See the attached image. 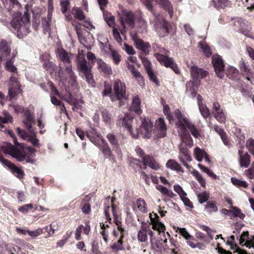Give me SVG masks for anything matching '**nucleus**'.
<instances>
[{"label": "nucleus", "mask_w": 254, "mask_h": 254, "mask_svg": "<svg viewBox=\"0 0 254 254\" xmlns=\"http://www.w3.org/2000/svg\"><path fill=\"white\" fill-rule=\"evenodd\" d=\"M133 117L129 113L125 114V116L121 121L122 126L125 127L133 138L142 137L143 138H149L152 133L158 138L164 137L166 135L167 127L162 118L156 121L155 127L152 132L153 123L149 118L141 117V125L139 128H136V134H133L131 129V124Z\"/></svg>", "instance_id": "f257e3e1"}, {"label": "nucleus", "mask_w": 254, "mask_h": 254, "mask_svg": "<svg viewBox=\"0 0 254 254\" xmlns=\"http://www.w3.org/2000/svg\"><path fill=\"white\" fill-rule=\"evenodd\" d=\"M29 4L25 6V10L23 15L13 16L10 22L7 23V26L10 30L17 35L19 39H22L27 35L30 32V13Z\"/></svg>", "instance_id": "f03ea898"}, {"label": "nucleus", "mask_w": 254, "mask_h": 254, "mask_svg": "<svg viewBox=\"0 0 254 254\" xmlns=\"http://www.w3.org/2000/svg\"><path fill=\"white\" fill-rule=\"evenodd\" d=\"M174 115L177 119L176 127L179 134L180 136L190 135L187 127L190 130L191 134L195 137L198 138L199 136V133L194 127V125L189 120L186 118L179 109H176L174 111Z\"/></svg>", "instance_id": "7ed1b4c3"}, {"label": "nucleus", "mask_w": 254, "mask_h": 254, "mask_svg": "<svg viewBox=\"0 0 254 254\" xmlns=\"http://www.w3.org/2000/svg\"><path fill=\"white\" fill-rule=\"evenodd\" d=\"M5 68L7 70L13 73V74L10 76L9 79L8 94L7 96L9 98V100H11L15 98L21 92L22 90L20 88L18 75L17 74H15L17 68L13 65V62L11 59L6 62Z\"/></svg>", "instance_id": "20e7f679"}, {"label": "nucleus", "mask_w": 254, "mask_h": 254, "mask_svg": "<svg viewBox=\"0 0 254 254\" xmlns=\"http://www.w3.org/2000/svg\"><path fill=\"white\" fill-rule=\"evenodd\" d=\"M152 49L156 52L154 55V57L161 64L166 67L171 68L176 74L180 73L178 66L173 58L163 55L164 54L167 55L169 52L168 51L166 50L164 48H161L156 44L153 45Z\"/></svg>", "instance_id": "39448f33"}, {"label": "nucleus", "mask_w": 254, "mask_h": 254, "mask_svg": "<svg viewBox=\"0 0 254 254\" xmlns=\"http://www.w3.org/2000/svg\"><path fill=\"white\" fill-rule=\"evenodd\" d=\"M154 20L151 22L153 25L156 31L159 36L163 37L167 36L170 30L171 25L163 15L153 13Z\"/></svg>", "instance_id": "423d86ee"}, {"label": "nucleus", "mask_w": 254, "mask_h": 254, "mask_svg": "<svg viewBox=\"0 0 254 254\" xmlns=\"http://www.w3.org/2000/svg\"><path fill=\"white\" fill-rule=\"evenodd\" d=\"M2 151L16 158L18 161H25L26 163L33 164L34 160L27 157L26 155L23 153L18 147H15L11 143H6L2 147Z\"/></svg>", "instance_id": "0eeeda50"}, {"label": "nucleus", "mask_w": 254, "mask_h": 254, "mask_svg": "<svg viewBox=\"0 0 254 254\" xmlns=\"http://www.w3.org/2000/svg\"><path fill=\"white\" fill-rule=\"evenodd\" d=\"M113 94L111 95V101H120V105L121 106V101L123 99L127 100L128 98L126 95V87L125 83L119 79L115 80L113 84Z\"/></svg>", "instance_id": "6e6552de"}, {"label": "nucleus", "mask_w": 254, "mask_h": 254, "mask_svg": "<svg viewBox=\"0 0 254 254\" xmlns=\"http://www.w3.org/2000/svg\"><path fill=\"white\" fill-rule=\"evenodd\" d=\"M22 123L25 128L31 135H35L33 125L35 124V117L29 110L24 112Z\"/></svg>", "instance_id": "1a4fd4ad"}, {"label": "nucleus", "mask_w": 254, "mask_h": 254, "mask_svg": "<svg viewBox=\"0 0 254 254\" xmlns=\"http://www.w3.org/2000/svg\"><path fill=\"white\" fill-rule=\"evenodd\" d=\"M212 63L216 74L220 79L224 76V63L221 57L218 55H214L212 58Z\"/></svg>", "instance_id": "9d476101"}, {"label": "nucleus", "mask_w": 254, "mask_h": 254, "mask_svg": "<svg viewBox=\"0 0 254 254\" xmlns=\"http://www.w3.org/2000/svg\"><path fill=\"white\" fill-rule=\"evenodd\" d=\"M179 160L184 166L189 169L190 166L188 164L187 162H190L191 161V158L188 151V147L186 146V144H185L184 138L183 139V142H181L179 146Z\"/></svg>", "instance_id": "9b49d317"}, {"label": "nucleus", "mask_w": 254, "mask_h": 254, "mask_svg": "<svg viewBox=\"0 0 254 254\" xmlns=\"http://www.w3.org/2000/svg\"><path fill=\"white\" fill-rule=\"evenodd\" d=\"M147 235L150 236V240L153 236V232L150 227L146 223L142 222L140 229L137 233V239L140 242H145L147 241Z\"/></svg>", "instance_id": "f8f14e48"}, {"label": "nucleus", "mask_w": 254, "mask_h": 254, "mask_svg": "<svg viewBox=\"0 0 254 254\" xmlns=\"http://www.w3.org/2000/svg\"><path fill=\"white\" fill-rule=\"evenodd\" d=\"M160 235L159 238L154 237V236L150 239L151 247L153 249L158 252H162L165 250V243L167 242L166 236H163L158 232Z\"/></svg>", "instance_id": "ddd939ff"}, {"label": "nucleus", "mask_w": 254, "mask_h": 254, "mask_svg": "<svg viewBox=\"0 0 254 254\" xmlns=\"http://www.w3.org/2000/svg\"><path fill=\"white\" fill-rule=\"evenodd\" d=\"M86 136L90 141L97 147L99 146L100 144L105 140L101 135L92 127L90 129L86 131Z\"/></svg>", "instance_id": "4468645a"}, {"label": "nucleus", "mask_w": 254, "mask_h": 254, "mask_svg": "<svg viewBox=\"0 0 254 254\" xmlns=\"http://www.w3.org/2000/svg\"><path fill=\"white\" fill-rule=\"evenodd\" d=\"M149 217L152 224V228L156 230L161 235L165 236V225L159 221V217L156 213L150 214Z\"/></svg>", "instance_id": "2eb2a0df"}, {"label": "nucleus", "mask_w": 254, "mask_h": 254, "mask_svg": "<svg viewBox=\"0 0 254 254\" xmlns=\"http://www.w3.org/2000/svg\"><path fill=\"white\" fill-rule=\"evenodd\" d=\"M0 162L3 165L7 166L8 168H9L12 174L16 176L17 178L19 179L23 178L24 176V173L23 171L16 167L14 164L9 162L1 156H0Z\"/></svg>", "instance_id": "dca6fc26"}, {"label": "nucleus", "mask_w": 254, "mask_h": 254, "mask_svg": "<svg viewBox=\"0 0 254 254\" xmlns=\"http://www.w3.org/2000/svg\"><path fill=\"white\" fill-rule=\"evenodd\" d=\"M11 52V44L4 39L0 41V59L1 60L6 59Z\"/></svg>", "instance_id": "f3484780"}, {"label": "nucleus", "mask_w": 254, "mask_h": 254, "mask_svg": "<svg viewBox=\"0 0 254 254\" xmlns=\"http://www.w3.org/2000/svg\"><path fill=\"white\" fill-rule=\"evenodd\" d=\"M57 55L59 59L65 65V68L68 65H71V62L72 55L71 53H67L65 50L61 48L58 49Z\"/></svg>", "instance_id": "a211bd4d"}, {"label": "nucleus", "mask_w": 254, "mask_h": 254, "mask_svg": "<svg viewBox=\"0 0 254 254\" xmlns=\"http://www.w3.org/2000/svg\"><path fill=\"white\" fill-rule=\"evenodd\" d=\"M212 113L215 119L221 123L225 122V116L218 102L213 103L212 107Z\"/></svg>", "instance_id": "6ab92c4d"}, {"label": "nucleus", "mask_w": 254, "mask_h": 254, "mask_svg": "<svg viewBox=\"0 0 254 254\" xmlns=\"http://www.w3.org/2000/svg\"><path fill=\"white\" fill-rule=\"evenodd\" d=\"M122 21L126 24V23L132 28L134 26V16L132 12L130 11H124L122 16L120 18V22Z\"/></svg>", "instance_id": "aec40b11"}, {"label": "nucleus", "mask_w": 254, "mask_h": 254, "mask_svg": "<svg viewBox=\"0 0 254 254\" xmlns=\"http://www.w3.org/2000/svg\"><path fill=\"white\" fill-rule=\"evenodd\" d=\"M97 147L102 151L105 159H108L110 160H113L114 155L106 140L102 142V143L100 144V146H97Z\"/></svg>", "instance_id": "412c9836"}, {"label": "nucleus", "mask_w": 254, "mask_h": 254, "mask_svg": "<svg viewBox=\"0 0 254 254\" xmlns=\"http://www.w3.org/2000/svg\"><path fill=\"white\" fill-rule=\"evenodd\" d=\"M253 239H254V237H253L251 239L250 238L248 231H244L241 235L240 243L243 245V243L245 242L244 245H245L246 247L249 249L251 248H254V241Z\"/></svg>", "instance_id": "4be33fe9"}, {"label": "nucleus", "mask_w": 254, "mask_h": 254, "mask_svg": "<svg viewBox=\"0 0 254 254\" xmlns=\"http://www.w3.org/2000/svg\"><path fill=\"white\" fill-rule=\"evenodd\" d=\"M157 2L161 8L168 13L169 17L172 18L174 11L173 6L170 1L169 0H158Z\"/></svg>", "instance_id": "5701e85b"}, {"label": "nucleus", "mask_w": 254, "mask_h": 254, "mask_svg": "<svg viewBox=\"0 0 254 254\" xmlns=\"http://www.w3.org/2000/svg\"><path fill=\"white\" fill-rule=\"evenodd\" d=\"M238 155L241 167L247 168L250 164V155L247 152L243 153L242 149L239 150Z\"/></svg>", "instance_id": "b1692460"}, {"label": "nucleus", "mask_w": 254, "mask_h": 254, "mask_svg": "<svg viewBox=\"0 0 254 254\" xmlns=\"http://www.w3.org/2000/svg\"><path fill=\"white\" fill-rule=\"evenodd\" d=\"M3 117L0 116V131H6V127L4 125V124L11 123L12 122V117L10 114L6 110L2 112Z\"/></svg>", "instance_id": "393cba45"}, {"label": "nucleus", "mask_w": 254, "mask_h": 254, "mask_svg": "<svg viewBox=\"0 0 254 254\" xmlns=\"http://www.w3.org/2000/svg\"><path fill=\"white\" fill-rule=\"evenodd\" d=\"M143 165L145 166L144 168L146 169V166H148L150 168L154 170H158L160 168L159 164L155 161V160L149 155H145L143 158Z\"/></svg>", "instance_id": "a878e982"}, {"label": "nucleus", "mask_w": 254, "mask_h": 254, "mask_svg": "<svg viewBox=\"0 0 254 254\" xmlns=\"http://www.w3.org/2000/svg\"><path fill=\"white\" fill-rule=\"evenodd\" d=\"M65 72L68 75L69 79V83L70 84L71 86L73 87L76 88L78 87V83L76 80V76L75 75L74 72L72 70V66L68 65L65 69Z\"/></svg>", "instance_id": "bb28decb"}, {"label": "nucleus", "mask_w": 254, "mask_h": 254, "mask_svg": "<svg viewBox=\"0 0 254 254\" xmlns=\"http://www.w3.org/2000/svg\"><path fill=\"white\" fill-rule=\"evenodd\" d=\"M97 64L99 70L105 74H111L112 70L110 65L106 64L102 59H98Z\"/></svg>", "instance_id": "cd10ccee"}, {"label": "nucleus", "mask_w": 254, "mask_h": 254, "mask_svg": "<svg viewBox=\"0 0 254 254\" xmlns=\"http://www.w3.org/2000/svg\"><path fill=\"white\" fill-rule=\"evenodd\" d=\"M190 73L193 79L203 78L206 77L207 71L196 66H193L190 68Z\"/></svg>", "instance_id": "c85d7f7f"}, {"label": "nucleus", "mask_w": 254, "mask_h": 254, "mask_svg": "<svg viewBox=\"0 0 254 254\" xmlns=\"http://www.w3.org/2000/svg\"><path fill=\"white\" fill-rule=\"evenodd\" d=\"M194 154L195 159L198 161L200 162L203 159H204L205 161L207 162H210L209 158L207 155L206 153L204 150L199 148L198 147H196L194 150Z\"/></svg>", "instance_id": "c756f323"}, {"label": "nucleus", "mask_w": 254, "mask_h": 254, "mask_svg": "<svg viewBox=\"0 0 254 254\" xmlns=\"http://www.w3.org/2000/svg\"><path fill=\"white\" fill-rule=\"evenodd\" d=\"M77 68L78 70L81 71L83 74L91 70V68L88 66L87 62L84 58L78 59Z\"/></svg>", "instance_id": "7c9ffc66"}, {"label": "nucleus", "mask_w": 254, "mask_h": 254, "mask_svg": "<svg viewBox=\"0 0 254 254\" xmlns=\"http://www.w3.org/2000/svg\"><path fill=\"white\" fill-rule=\"evenodd\" d=\"M166 166L167 168L170 169L172 170L176 171L177 172H184V170L181 165L175 160L170 159L169 160L166 164Z\"/></svg>", "instance_id": "2f4dec72"}, {"label": "nucleus", "mask_w": 254, "mask_h": 254, "mask_svg": "<svg viewBox=\"0 0 254 254\" xmlns=\"http://www.w3.org/2000/svg\"><path fill=\"white\" fill-rule=\"evenodd\" d=\"M135 47L145 53H148L151 47L149 43L144 42L142 39L138 40L135 44Z\"/></svg>", "instance_id": "473e14b6"}, {"label": "nucleus", "mask_w": 254, "mask_h": 254, "mask_svg": "<svg viewBox=\"0 0 254 254\" xmlns=\"http://www.w3.org/2000/svg\"><path fill=\"white\" fill-rule=\"evenodd\" d=\"M140 101L137 96H134L132 100V103L129 108L130 111L139 113L140 111Z\"/></svg>", "instance_id": "72a5a7b5"}, {"label": "nucleus", "mask_w": 254, "mask_h": 254, "mask_svg": "<svg viewBox=\"0 0 254 254\" xmlns=\"http://www.w3.org/2000/svg\"><path fill=\"white\" fill-rule=\"evenodd\" d=\"M217 206L214 202L209 201L206 202L204 207V211L207 213L211 214L214 212H217Z\"/></svg>", "instance_id": "f704fd0d"}, {"label": "nucleus", "mask_w": 254, "mask_h": 254, "mask_svg": "<svg viewBox=\"0 0 254 254\" xmlns=\"http://www.w3.org/2000/svg\"><path fill=\"white\" fill-rule=\"evenodd\" d=\"M229 212L232 214L230 216L231 218L232 217H239L240 219H243L245 217V215L237 207L232 206L231 209L229 210Z\"/></svg>", "instance_id": "c9c22d12"}, {"label": "nucleus", "mask_w": 254, "mask_h": 254, "mask_svg": "<svg viewBox=\"0 0 254 254\" xmlns=\"http://www.w3.org/2000/svg\"><path fill=\"white\" fill-rule=\"evenodd\" d=\"M17 147L26 155L27 153H29L30 155H35L36 150L33 147L28 146L24 144H20Z\"/></svg>", "instance_id": "e433bc0d"}, {"label": "nucleus", "mask_w": 254, "mask_h": 254, "mask_svg": "<svg viewBox=\"0 0 254 254\" xmlns=\"http://www.w3.org/2000/svg\"><path fill=\"white\" fill-rule=\"evenodd\" d=\"M103 17L109 27H112L113 29H114V27H118L115 25V17L110 13L106 14L105 12H103Z\"/></svg>", "instance_id": "4c0bfd02"}, {"label": "nucleus", "mask_w": 254, "mask_h": 254, "mask_svg": "<svg viewBox=\"0 0 254 254\" xmlns=\"http://www.w3.org/2000/svg\"><path fill=\"white\" fill-rule=\"evenodd\" d=\"M227 76L229 78L234 80L237 78L238 75V69L234 66H230L227 69Z\"/></svg>", "instance_id": "58836bf2"}, {"label": "nucleus", "mask_w": 254, "mask_h": 254, "mask_svg": "<svg viewBox=\"0 0 254 254\" xmlns=\"http://www.w3.org/2000/svg\"><path fill=\"white\" fill-rule=\"evenodd\" d=\"M198 46L201 49L202 52L206 57H209L211 55V50L208 45L205 42H199L198 43Z\"/></svg>", "instance_id": "ea45409f"}, {"label": "nucleus", "mask_w": 254, "mask_h": 254, "mask_svg": "<svg viewBox=\"0 0 254 254\" xmlns=\"http://www.w3.org/2000/svg\"><path fill=\"white\" fill-rule=\"evenodd\" d=\"M52 17H50V18L49 17L48 15H47V17L43 18L42 20V25L43 27L44 33L50 32Z\"/></svg>", "instance_id": "a19ab883"}, {"label": "nucleus", "mask_w": 254, "mask_h": 254, "mask_svg": "<svg viewBox=\"0 0 254 254\" xmlns=\"http://www.w3.org/2000/svg\"><path fill=\"white\" fill-rule=\"evenodd\" d=\"M156 188L163 195L168 196L170 197H173L174 195V193L169 190L167 188L161 185H158L156 187Z\"/></svg>", "instance_id": "79ce46f5"}, {"label": "nucleus", "mask_w": 254, "mask_h": 254, "mask_svg": "<svg viewBox=\"0 0 254 254\" xmlns=\"http://www.w3.org/2000/svg\"><path fill=\"white\" fill-rule=\"evenodd\" d=\"M136 205L139 210L142 213H146L147 212V205L143 199L140 198L136 200Z\"/></svg>", "instance_id": "37998d69"}, {"label": "nucleus", "mask_w": 254, "mask_h": 254, "mask_svg": "<svg viewBox=\"0 0 254 254\" xmlns=\"http://www.w3.org/2000/svg\"><path fill=\"white\" fill-rule=\"evenodd\" d=\"M229 3L228 0H212L211 4L217 8H224Z\"/></svg>", "instance_id": "c03bdc74"}, {"label": "nucleus", "mask_w": 254, "mask_h": 254, "mask_svg": "<svg viewBox=\"0 0 254 254\" xmlns=\"http://www.w3.org/2000/svg\"><path fill=\"white\" fill-rule=\"evenodd\" d=\"M72 12L74 15V18L82 20L84 19L85 15L82 10L79 8L74 7L72 9Z\"/></svg>", "instance_id": "a18cd8bd"}, {"label": "nucleus", "mask_w": 254, "mask_h": 254, "mask_svg": "<svg viewBox=\"0 0 254 254\" xmlns=\"http://www.w3.org/2000/svg\"><path fill=\"white\" fill-rule=\"evenodd\" d=\"M231 180L232 184L237 187L244 188H246L248 187V184L245 181L239 180L234 177H232Z\"/></svg>", "instance_id": "49530a36"}, {"label": "nucleus", "mask_w": 254, "mask_h": 254, "mask_svg": "<svg viewBox=\"0 0 254 254\" xmlns=\"http://www.w3.org/2000/svg\"><path fill=\"white\" fill-rule=\"evenodd\" d=\"M199 107V112L201 116L204 118L207 119L210 116L209 110L205 104H200Z\"/></svg>", "instance_id": "de8ad7c7"}, {"label": "nucleus", "mask_w": 254, "mask_h": 254, "mask_svg": "<svg viewBox=\"0 0 254 254\" xmlns=\"http://www.w3.org/2000/svg\"><path fill=\"white\" fill-rule=\"evenodd\" d=\"M83 76L85 77L86 81L88 84L91 86H95V81L93 78V76L91 73V70L83 73Z\"/></svg>", "instance_id": "09e8293b"}, {"label": "nucleus", "mask_w": 254, "mask_h": 254, "mask_svg": "<svg viewBox=\"0 0 254 254\" xmlns=\"http://www.w3.org/2000/svg\"><path fill=\"white\" fill-rule=\"evenodd\" d=\"M61 98L64 99L65 101L70 104H76L77 103V100L73 98L71 93L68 91H66L64 97Z\"/></svg>", "instance_id": "8fccbe9b"}, {"label": "nucleus", "mask_w": 254, "mask_h": 254, "mask_svg": "<svg viewBox=\"0 0 254 254\" xmlns=\"http://www.w3.org/2000/svg\"><path fill=\"white\" fill-rule=\"evenodd\" d=\"M216 130L219 133L224 144L226 146H229L230 144L229 140L228 138L227 135H226V133L224 132V130L221 128H219V130Z\"/></svg>", "instance_id": "3c124183"}, {"label": "nucleus", "mask_w": 254, "mask_h": 254, "mask_svg": "<svg viewBox=\"0 0 254 254\" xmlns=\"http://www.w3.org/2000/svg\"><path fill=\"white\" fill-rule=\"evenodd\" d=\"M193 176L196 179V180L200 183V185L202 187H205V181L202 176L199 174V173L196 171L194 170L192 172Z\"/></svg>", "instance_id": "603ef678"}, {"label": "nucleus", "mask_w": 254, "mask_h": 254, "mask_svg": "<svg viewBox=\"0 0 254 254\" xmlns=\"http://www.w3.org/2000/svg\"><path fill=\"white\" fill-rule=\"evenodd\" d=\"M49 227V230H48V226H46L45 228H44V229H45L48 232V235L46 236V238L52 236L58 228V227L56 226L55 223L51 224Z\"/></svg>", "instance_id": "864d4df0"}, {"label": "nucleus", "mask_w": 254, "mask_h": 254, "mask_svg": "<svg viewBox=\"0 0 254 254\" xmlns=\"http://www.w3.org/2000/svg\"><path fill=\"white\" fill-rule=\"evenodd\" d=\"M197 197L199 202L201 204L206 202L208 199L209 195L206 192L204 191L201 193L197 194Z\"/></svg>", "instance_id": "5fc2aeb1"}, {"label": "nucleus", "mask_w": 254, "mask_h": 254, "mask_svg": "<svg viewBox=\"0 0 254 254\" xmlns=\"http://www.w3.org/2000/svg\"><path fill=\"white\" fill-rule=\"evenodd\" d=\"M111 55L114 63L118 64L121 61V56L118 52L115 50H112L111 51Z\"/></svg>", "instance_id": "6e6d98bb"}, {"label": "nucleus", "mask_w": 254, "mask_h": 254, "mask_svg": "<svg viewBox=\"0 0 254 254\" xmlns=\"http://www.w3.org/2000/svg\"><path fill=\"white\" fill-rule=\"evenodd\" d=\"M18 134L24 140L27 139L29 138V136L31 135L28 131H26L24 129H21L19 127L16 128Z\"/></svg>", "instance_id": "4d7b16f0"}, {"label": "nucleus", "mask_w": 254, "mask_h": 254, "mask_svg": "<svg viewBox=\"0 0 254 254\" xmlns=\"http://www.w3.org/2000/svg\"><path fill=\"white\" fill-rule=\"evenodd\" d=\"M182 139V142H183V139L184 138V142L186 144V146L188 148H190L193 146V141L190 136V135H186L185 136H181Z\"/></svg>", "instance_id": "13d9d810"}, {"label": "nucleus", "mask_w": 254, "mask_h": 254, "mask_svg": "<svg viewBox=\"0 0 254 254\" xmlns=\"http://www.w3.org/2000/svg\"><path fill=\"white\" fill-rule=\"evenodd\" d=\"M186 88L187 92L190 93L192 97H194L196 95V92L193 85V83L191 82H187L186 84Z\"/></svg>", "instance_id": "bf43d9fd"}, {"label": "nucleus", "mask_w": 254, "mask_h": 254, "mask_svg": "<svg viewBox=\"0 0 254 254\" xmlns=\"http://www.w3.org/2000/svg\"><path fill=\"white\" fill-rule=\"evenodd\" d=\"M111 248L116 251H122L124 250L123 245V241L118 240V241L115 243L111 246Z\"/></svg>", "instance_id": "052dcab7"}, {"label": "nucleus", "mask_w": 254, "mask_h": 254, "mask_svg": "<svg viewBox=\"0 0 254 254\" xmlns=\"http://www.w3.org/2000/svg\"><path fill=\"white\" fill-rule=\"evenodd\" d=\"M246 146L249 152L254 156V139H249L246 142Z\"/></svg>", "instance_id": "680f3d73"}, {"label": "nucleus", "mask_w": 254, "mask_h": 254, "mask_svg": "<svg viewBox=\"0 0 254 254\" xmlns=\"http://www.w3.org/2000/svg\"><path fill=\"white\" fill-rule=\"evenodd\" d=\"M60 5L62 12L65 14L69 5V0H60Z\"/></svg>", "instance_id": "e2e57ef3"}, {"label": "nucleus", "mask_w": 254, "mask_h": 254, "mask_svg": "<svg viewBox=\"0 0 254 254\" xmlns=\"http://www.w3.org/2000/svg\"><path fill=\"white\" fill-rule=\"evenodd\" d=\"M43 232V229L42 228H38L34 231L29 230L28 231V235L32 238H36L40 235H41Z\"/></svg>", "instance_id": "0e129e2a"}, {"label": "nucleus", "mask_w": 254, "mask_h": 254, "mask_svg": "<svg viewBox=\"0 0 254 254\" xmlns=\"http://www.w3.org/2000/svg\"><path fill=\"white\" fill-rule=\"evenodd\" d=\"M245 174L250 179H254V162H253L251 168L245 171Z\"/></svg>", "instance_id": "69168bd1"}, {"label": "nucleus", "mask_w": 254, "mask_h": 254, "mask_svg": "<svg viewBox=\"0 0 254 254\" xmlns=\"http://www.w3.org/2000/svg\"><path fill=\"white\" fill-rule=\"evenodd\" d=\"M113 34L115 39L117 42L119 43L122 42V39L121 37L118 27H114V29H113Z\"/></svg>", "instance_id": "338daca9"}, {"label": "nucleus", "mask_w": 254, "mask_h": 254, "mask_svg": "<svg viewBox=\"0 0 254 254\" xmlns=\"http://www.w3.org/2000/svg\"><path fill=\"white\" fill-rule=\"evenodd\" d=\"M103 121L106 123L110 124L111 122V115L105 110L102 112Z\"/></svg>", "instance_id": "774afa93"}]
</instances>
